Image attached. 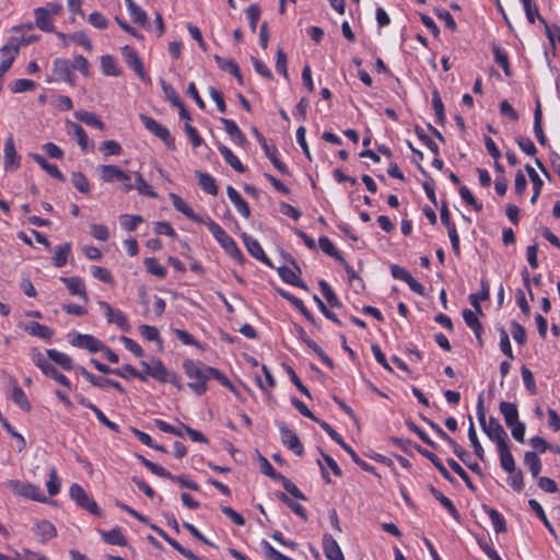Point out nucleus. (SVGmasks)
I'll return each mask as SVG.
<instances>
[{"mask_svg": "<svg viewBox=\"0 0 560 560\" xmlns=\"http://www.w3.org/2000/svg\"><path fill=\"white\" fill-rule=\"evenodd\" d=\"M121 54L127 66L131 68L142 81H149L144 71L143 62L139 58L137 51L132 47L126 45L122 47Z\"/></svg>", "mask_w": 560, "mask_h": 560, "instance_id": "obj_9", "label": "nucleus"}, {"mask_svg": "<svg viewBox=\"0 0 560 560\" xmlns=\"http://www.w3.org/2000/svg\"><path fill=\"white\" fill-rule=\"evenodd\" d=\"M262 150L266 156L269 159V161L281 174H289L287 165L277 158L278 150L275 145H264Z\"/></svg>", "mask_w": 560, "mask_h": 560, "instance_id": "obj_49", "label": "nucleus"}, {"mask_svg": "<svg viewBox=\"0 0 560 560\" xmlns=\"http://www.w3.org/2000/svg\"><path fill=\"white\" fill-rule=\"evenodd\" d=\"M98 305L104 310L107 322L117 325L121 330L129 331L130 326L125 314L119 310H114L107 302L100 301Z\"/></svg>", "mask_w": 560, "mask_h": 560, "instance_id": "obj_13", "label": "nucleus"}, {"mask_svg": "<svg viewBox=\"0 0 560 560\" xmlns=\"http://www.w3.org/2000/svg\"><path fill=\"white\" fill-rule=\"evenodd\" d=\"M35 532L39 536L42 542H46L57 536V529L52 523L46 520L35 523Z\"/></svg>", "mask_w": 560, "mask_h": 560, "instance_id": "obj_30", "label": "nucleus"}, {"mask_svg": "<svg viewBox=\"0 0 560 560\" xmlns=\"http://www.w3.org/2000/svg\"><path fill=\"white\" fill-rule=\"evenodd\" d=\"M70 343L74 347L86 349L91 353H96L105 348V345L92 335L77 334Z\"/></svg>", "mask_w": 560, "mask_h": 560, "instance_id": "obj_12", "label": "nucleus"}, {"mask_svg": "<svg viewBox=\"0 0 560 560\" xmlns=\"http://www.w3.org/2000/svg\"><path fill=\"white\" fill-rule=\"evenodd\" d=\"M196 176L198 178V185L203 191L211 196L218 195V186L215 184L214 178L211 175L200 171H196Z\"/></svg>", "mask_w": 560, "mask_h": 560, "instance_id": "obj_38", "label": "nucleus"}, {"mask_svg": "<svg viewBox=\"0 0 560 560\" xmlns=\"http://www.w3.org/2000/svg\"><path fill=\"white\" fill-rule=\"evenodd\" d=\"M100 178L104 183L131 180V177L128 173L121 171L118 166H116L114 164L101 165L100 166Z\"/></svg>", "mask_w": 560, "mask_h": 560, "instance_id": "obj_10", "label": "nucleus"}, {"mask_svg": "<svg viewBox=\"0 0 560 560\" xmlns=\"http://www.w3.org/2000/svg\"><path fill=\"white\" fill-rule=\"evenodd\" d=\"M3 166L8 172H14L20 167V156L16 153L12 137L7 138L3 150Z\"/></svg>", "mask_w": 560, "mask_h": 560, "instance_id": "obj_11", "label": "nucleus"}, {"mask_svg": "<svg viewBox=\"0 0 560 560\" xmlns=\"http://www.w3.org/2000/svg\"><path fill=\"white\" fill-rule=\"evenodd\" d=\"M480 289H481L480 292L472 293L469 295L470 304L474 306L477 314H482L480 301H486L490 296L489 282L486 279H482L480 281Z\"/></svg>", "mask_w": 560, "mask_h": 560, "instance_id": "obj_29", "label": "nucleus"}, {"mask_svg": "<svg viewBox=\"0 0 560 560\" xmlns=\"http://www.w3.org/2000/svg\"><path fill=\"white\" fill-rule=\"evenodd\" d=\"M221 124L224 126L225 132L231 137L240 145H245L247 143V139L245 135L241 131L236 122L232 119L220 118Z\"/></svg>", "mask_w": 560, "mask_h": 560, "instance_id": "obj_24", "label": "nucleus"}, {"mask_svg": "<svg viewBox=\"0 0 560 560\" xmlns=\"http://www.w3.org/2000/svg\"><path fill=\"white\" fill-rule=\"evenodd\" d=\"M477 417L478 421L482 428V431L488 435V438L499 445H503L508 443V434L503 427L500 424L499 420L494 417H490L489 421L486 420V411L483 407V397L482 394L479 395L477 405Z\"/></svg>", "mask_w": 560, "mask_h": 560, "instance_id": "obj_2", "label": "nucleus"}, {"mask_svg": "<svg viewBox=\"0 0 560 560\" xmlns=\"http://www.w3.org/2000/svg\"><path fill=\"white\" fill-rule=\"evenodd\" d=\"M447 464L454 470V472H456L460 477V479L466 483V486L470 490H472V491L476 490V487L472 483L469 475L464 470V468L455 459L448 458Z\"/></svg>", "mask_w": 560, "mask_h": 560, "instance_id": "obj_60", "label": "nucleus"}, {"mask_svg": "<svg viewBox=\"0 0 560 560\" xmlns=\"http://www.w3.org/2000/svg\"><path fill=\"white\" fill-rule=\"evenodd\" d=\"M463 318H464L466 325L474 330L475 336L478 340V343L480 346H482L481 334L483 331V328H482L480 320L477 317V314L475 312L466 308L463 311Z\"/></svg>", "mask_w": 560, "mask_h": 560, "instance_id": "obj_28", "label": "nucleus"}, {"mask_svg": "<svg viewBox=\"0 0 560 560\" xmlns=\"http://www.w3.org/2000/svg\"><path fill=\"white\" fill-rule=\"evenodd\" d=\"M277 292L280 296H282L283 299H285L287 301L291 302L294 307H296L301 314L314 326H316V319L315 317L312 315V313L306 308V306L304 305L303 301L300 300L299 298L292 295L291 293H289L288 291L283 290V289H277Z\"/></svg>", "mask_w": 560, "mask_h": 560, "instance_id": "obj_22", "label": "nucleus"}, {"mask_svg": "<svg viewBox=\"0 0 560 560\" xmlns=\"http://www.w3.org/2000/svg\"><path fill=\"white\" fill-rule=\"evenodd\" d=\"M218 150L222 154L224 161L236 172L245 173L246 167L241 161L233 154V152L224 144H218Z\"/></svg>", "mask_w": 560, "mask_h": 560, "instance_id": "obj_39", "label": "nucleus"}, {"mask_svg": "<svg viewBox=\"0 0 560 560\" xmlns=\"http://www.w3.org/2000/svg\"><path fill=\"white\" fill-rule=\"evenodd\" d=\"M203 224L207 225L215 241L233 259H235L238 264H243L245 261V258L235 241L218 223L211 219H208L206 222H203Z\"/></svg>", "mask_w": 560, "mask_h": 560, "instance_id": "obj_3", "label": "nucleus"}, {"mask_svg": "<svg viewBox=\"0 0 560 560\" xmlns=\"http://www.w3.org/2000/svg\"><path fill=\"white\" fill-rule=\"evenodd\" d=\"M498 452H499V455H500V464H501V467L506 471V472H513L514 469H516L515 467V460H514V457L510 451V446L509 444H503V445H499L498 446Z\"/></svg>", "mask_w": 560, "mask_h": 560, "instance_id": "obj_35", "label": "nucleus"}, {"mask_svg": "<svg viewBox=\"0 0 560 560\" xmlns=\"http://www.w3.org/2000/svg\"><path fill=\"white\" fill-rule=\"evenodd\" d=\"M69 131H72L77 138L80 148L85 151L89 147V137L85 130L77 122L68 121Z\"/></svg>", "mask_w": 560, "mask_h": 560, "instance_id": "obj_53", "label": "nucleus"}, {"mask_svg": "<svg viewBox=\"0 0 560 560\" xmlns=\"http://www.w3.org/2000/svg\"><path fill=\"white\" fill-rule=\"evenodd\" d=\"M35 25L44 32L52 33L55 31L51 13L47 8L39 7L34 10Z\"/></svg>", "mask_w": 560, "mask_h": 560, "instance_id": "obj_17", "label": "nucleus"}, {"mask_svg": "<svg viewBox=\"0 0 560 560\" xmlns=\"http://www.w3.org/2000/svg\"><path fill=\"white\" fill-rule=\"evenodd\" d=\"M413 447L418 453H420L423 457L428 458L434 465V467L440 471V474L443 476L445 480H447L451 483L455 481L450 471L441 462V459L434 453L423 448L418 444H415Z\"/></svg>", "mask_w": 560, "mask_h": 560, "instance_id": "obj_18", "label": "nucleus"}, {"mask_svg": "<svg viewBox=\"0 0 560 560\" xmlns=\"http://www.w3.org/2000/svg\"><path fill=\"white\" fill-rule=\"evenodd\" d=\"M528 505L529 508L535 512V514L537 515V517L544 523V525L546 526V528L548 529V532L553 536V537H557V533L553 528V526L551 525V523L549 522V520L547 518L546 516V513L544 511V509L541 508V505L538 503V501H536L535 499H530L528 501Z\"/></svg>", "mask_w": 560, "mask_h": 560, "instance_id": "obj_48", "label": "nucleus"}, {"mask_svg": "<svg viewBox=\"0 0 560 560\" xmlns=\"http://www.w3.org/2000/svg\"><path fill=\"white\" fill-rule=\"evenodd\" d=\"M139 117L147 130L160 138L168 149L175 150V140L166 127L147 115L141 114Z\"/></svg>", "mask_w": 560, "mask_h": 560, "instance_id": "obj_5", "label": "nucleus"}, {"mask_svg": "<svg viewBox=\"0 0 560 560\" xmlns=\"http://www.w3.org/2000/svg\"><path fill=\"white\" fill-rule=\"evenodd\" d=\"M261 547L265 551L266 558L268 560H293L281 552H279L277 549H275L268 541L262 540Z\"/></svg>", "mask_w": 560, "mask_h": 560, "instance_id": "obj_64", "label": "nucleus"}, {"mask_svg": "<svg viewBox=\"0 0 560 560\" xmlns=\"http://www.w3.org/2000/svg\"><path fill=\"white\" fill-rule=\"evenodd\" d=\"M278 275L284 282L307 290V285L305 284V282L301 280L298 277L296 272L291 268L287 266L279 267Z\"/></svg>", "mask_w": 560, "mask_h": 560, "instance_id": "obj_37", "label": "nucleus"}, {"mask_svg": "<svg viewBox=\"0 0 560 560\" xmlns=\"http://www.w3.org/2000/svg\"><path fill=\"white\" fill-rule=\"evenodd\" d=\"M323 552L328 560H345L338 542L328 533L323 535Z\"/></svg>", "mask_w": 560, "mask_h": 560, "instance_id": "obj_16", "label": "nucleus"}, {"mask_svg": "<svg viewBox=\"0 0 560 560\" xmlns=\"http://www.w3.org/2000/svg\"><path fill=\"white\" fill-rule=\"evenodd\" d=\"M54 252H55V255L52 257L54 265L57 268H61L68 261V257L71 253V243H63L61 245H58L55 247Z\"/></svg>", "mask_w": 560, "mask_h": 560, "instance_id": "obj_40", "label": "nucleus"}, {"mask_svg": "<svg viewBox=\"0 0 560 560\" xmlns=\"http://www.w3.org/2000/svg\"><path fill=\"white\" fill-rule=\"evenodd\" d=\"M170 198L172 200L173 207L180 213H183L188 219L197 222L203 223L205 221L176 194H170Z\"/></svg>", "mask_w": 560, "mask_h": 560, "instance_id": "obj_23", "label": "nucleus"}, {"mask_svg": "<svg viewBox=\"0 0 560 560\" xmlns=\"http://www.w3.org/2000/svg\"><path fill=\"white\" fill-rule=\"evenodd\" d=\"M534 133L537 138V141L541 145L547 144L548 140H547L546 135L542 129V112H541V106H540L539 101L536 102V107L534 110Z\"/></svg>", "mask_w": 560, "mask_h": 560, "instance_id": "obj_33", "label": "nucleus"}, {"mask_svg": "<svg viewBox=\"0 0 560 560\" xmlns=\"http://www.w3.org/2000/svg\"><path fill=\"white\" fill-rule=\"evenodd\" d=\"M48 360L60 366L65 371H71L73 369V361L72 359L56 349H48L46 351Z\"/></svg>", "mask_w": 560, "mask_h": 560, "instance_id": "obj_27", "label": "nucleus"}, {"mask_svg": "<svg viewBox=\"0 0 560 560\" xmlns=\"http://www.w3.org/2000/svg\"><path fill=\"white\" fill-rule=\"evenodd\" d=\"M20 47L21 42H19V38L14 36L10 37L5 45H3L2 48L0 49V52L3 56L2 60H10V66H12L16 56L19 55Z\"/></svg>", "mask_w": 560, "mask_h": 560, "instance_id": "obj_32", "label": "nucleus"}, {"mask_svg": "<svg viewBox=\"0 0 560 560\" xmlns=\"http://www.w3.org/2000/svg\"><path fill=\"white\" fill-rule=\"evenodd\" d=\"M47 492L50 497H54L60 491V479L57 474L56 467L49 468L48 480L46 482Z\"/></svg>", "mask_w": 560, "mask_h": 560, "instance_id": "obj_56", "label": "nucleus"}, {"mask_svg": "<svg viewBox=\"0 0 560 560\" xmlns=\"http://www.w3.org/2000/svg\"><path fill=\"white\" fill-rule=\"evenodd\" d=\"M500 412L504 418V422L508 427H511L518 420L517 407L513 402L502 401L499 406Z\"/></svg>", "mask_w": 560, "mask_h": 560, "instance_id": "obj_36", "label": "nucleus"}, {"mask_svg": "<svg viewBox=\"0 0 560 560\" xmlns=\"http://www.w3.org/2000/svg\"><path fill=\"white\" fill-rule=\"evenodd\" d=\"M60 280L67 285L70 294L78 295L84 302H88V293L84 281L80 277H61Z\"/></svg>", "mask_w": 560, "mask_h": 560, "instance_id": "obj_19", "label": "nucleus"}, {"mask_svg": "<svg viewBox=\"0 0 560 560\" xmlns=\"http://www.w3.org/2000/svg\"><path fill=\"white\" fill-rule=\"evenodd\" d=\"M278 428L281 434L282 443L295 455L302 456L304 453V447L295 432L289 429L283 422H279Z\"/></svg>", "mask_w": 560, "mask_h": 560, "instance_id": "obj_8", "label": "nucleus"}, {"mask_svg": "<svg viewBox=\"0 0 560 560\" xmlns=\"http://www.w3.org/2000/svg\"><path fill=\"white\" fill-rule=\"evenodd\" d=\"M525 170L532 180V186L534 189L533 196L530 198V202L535 203L541 192L544 183H542L541 178L539 177V175L537 174V172L529 164L525 165Z\"/></svg>", "mask_w": 560, "mask_h": 560, "instance_id": "obj_45", "label": "nucleus"}, {"mask_svg": "<svg viewBox=\"0 0 560 560\" xmlns=\"http://www.w3.org/2000/svg\"><path fill=\"white\" fill-rule=\"evenodd\" d=\"M183 370L191 382L188 387L198 396L203 395L208 387L207 382L211 378V366L206 365L200 361L186 359L183 362Z\"/></svg>", "mask_w": 560, "mask_h": 560, "instance_id": "obj_1", "label": "nucleus"}, {"mask_svg": "<svg viewBox=\"0 0 560 560\" xmlns=\"http://www.w3.org/2000/svg\"><path fill=\"white\" fill-rule=\"evenodd\" d=\"M149 376L160 383H170L179 390L184 387L180 377L175 372L168 371L160 359L152 360V370Z\"/></svg>", "mask_w": 560, "mask_h": 560, "instance_id": "obj_6", "label": "nucleus"}, {"mask_svg": "<svg viewBox=\"0 0 560 560\" xmlns=\"http://www.w3.org/2000/svg\"><path fill=\"white\" fill-rule=\"evenodd\" d=\"M521 2L524 7V11L529 23L534 24L536 19L541 24L546 22V20L540 15L538 7L534 0H523Z\"/></svg>", "mask_w": 560, "mask_h": 560, "instance_id": "obj_47", "label": "nucleus"}, {"mask_svg": "<svg viewBox=\"0 0 560 560\" xmlns=\"http://www.w3.org/2000/svg\"><path fill=\"white\" fill-rule=\"evenodd\" d=\"M74 115H75L77 119L86 124L88 126L95 127L100 130L105 129V124L94 113L86 112V110H79V112H75Z\"/></svg>", "mask_w": 560, "mask_h": 560, "instance_id": "obj_46", "label": "nucleus"}, {"mask_svg": "<svg viewBox=\"0 0 560 560\" xmlns=\"http://www.w3.org/2000/svg\"><path fill=\"white\" fill-rule=\"evenodd\" d=\"M70 498L81 508L86 510L93 515H102V510L97 503L86 493V491L79 485L73 483L69 490Z\"/></svg>", "mask_w": 560, "mask_h": 560, "instance_id": "obj_4", "label": "nucleus"}, {"mask_svg": "<svg viewBox=\"0 0 560 560\" xmlns=\"http://www.w3.org/2000/svg\"><path fill=\"white\" fill-rule=\"evenodd\" d=\"M242 238L245 244V247L247 252L257 260L261 261L262 264L272 267V264L270 259L265 254L262 247L260 246L259 242L252 236H249L246 233H242Z\"/></svg>", "mask_w": 560, "mask_h": 560, "instance_id": "obj_15", "label": "nucleus"}, {"mask_svg": "<svg viewBox=\"0 0 560 560\" xmlns=\"http://www.w3.org/2000/svg\"><path fill=\"white\" fill-rule=\"evenodd\" d=\"M545 27L546 36L552 47L553 52L556 51V43L560 44V26L557 24L549 25L547 21L542 23Z\"/></svg>", "mask_w": 560, "mask_h": 560, "instance_id": "obj_61", "label": "nucleus"}, {"mask_svg": "<svg viewBox=\"0 0 560 560\" xmlns=\"http://www.w3.org/2000/svg\"><path fill=\"white\" fill-rule=\"evenodd\" d=\"M137 458L140 460V463L148 468L152 474L159 476V477H171V472L163 468L162 466L147 459L142 455H138Z\"/></svg>", "mask_w": 560, "mask_h": 560, "instance_id": "obj_59", "label": "nucleus"}, {"mask_svg": "<svg viewBox=\"0 0 560 560\" xmlns=\"http://www.w3.org/2000/svg\"><path fill=\"white\" fill-rule=\"evenodd\" d=\"M132 21L141 26H145L148 24V15L145 11L138 4H130L128 9Z\"/></svg>", "mask_w": 560, "mask_h": 560, "instance_id": "obj_63", "label": "nucleus"}, {"mask_svg": "<svg viewBox=\"0 0 560 560\" xmlns=\"http://www.w3.org/2000/svg\"><path fill=\"white\" fill-rule=\"evenodd\" d=\"M318 284L320 287L322 294L327 300L328 304L331 307H340L341 303L331 287L325 280H320Z\"/></svg>", "mask_w": 560, "mask_h": 560, "instance_id": "obj_55", "label": "nucleus"}, {"mask_svg": "<svg viewBox=\"0 0 560 560\" xmlns=\"http://www.w3.org/2000/svg\"><path fill=\"white\" fill-rule=\"evenodd\" d=\"M52 72L57 80H62L74 85V75L71 70V62L65 58H57L54 61Z\"/></svg>", "mask_w": 560, "mask_h": 560, "instance_id": "obj_14", "label": "nucleus"}, {"mask_svg": "<svg viewBox=\"0 0 560 560\" xmlns=\"http://www.w3.org/2000/svg\"><path fill=\"white\" fill-rule=\"evenodd\" d=\"M30 355L32 359V362L42 371L44 372L50 366L49 360H47L44 354L39 351L38 348H32L30 350Z\"/></svg>", "mask_w": 560, "mask_h": 560, "instance_id": "obj_62", "label": "nucleus"}, {"mask_svg": "<svg viewBox=\"0 0 560 560\" xmlns=\"http://www.w3.org/2000/svg\"><path fill=\"white\" fill-rule=\"evenodd\" d=\"M432 106L435 112L436 120L440 125L445 122L444 105L438 90L432 92Z\"/></svg>", "mask_w": 560, "mask_h": 560, "instance_id": "obj_57", "label": "nucleus"}, {"mask_svg": "<svg viewBox=\"0 0 560 560\" xmlns=\"http://www.w3.org/2000/svg\"><path fill=\"white\" fill-rule=\"evenodd\" d=\"M143 266L147 272L156 276L159 278L166 277V268L159 264V260L154 257H148L143 260Z\"/></svg>", "mask_w": 560, "mask_h": 560, "instance_id": "obj_52", "label": "nucleus"}, {"mask_svg": "<svg viewBox=\"0 0 560 560\" xmlns=\"http://www.w3.org/2000/svg\"><path fill=\"white\" fill-rule=\"evenodd\" d=\"M10 385L12 387L10 399L15 405H18L22 410L30 411L31 404H30L24 390L18 384L16 380L10 377Z\"/></svg>", "mask_w": 560, "mask_h": 560, "instance_id": "obj_21", "label": "nucleus"}, {"mask_svg": "<svg viewBox=\"0 0 560 560\" xmlns=\"http://www.w3.org/2000/svg\"><path fill=\"white\" fill-rule=\"evenodd\" d=\"M468 420H469V428H468V439L471 443V446L474 448V452L476 454V456L480 459V460H485V451L478 440V436H477V433H476V429H475V424H474V421H472V418L471 416L468 417Z\"/></svg>", "mask_w": 560, "mask_h": 560, "instance_id": "obj_44", "label": "nucleus"}, {"mask_svg": "<svg viewBox=\"0 0 560 560\" xmlns=\"http://www.w3.org/2000/svg\"><path fill=\"white\" fill-rule=\"evenodd\" d=\"M10 489L20 497L31 499L37 502H47L46 497L43 494L40 488L31 482H22L19 480L9 481Z\"/></svg>", "mask_w": 560, "mask_h": 560, "instance_id": "obj_7", "label": "nucleus"}, {"mask_svg": "<svg viewBox=\"0 0 560 560\" xmlns=\"http://www.w3.org/2000/svg\"><path fill=\"white\" fill-rule=\"evenodd\" d=\"M97 533L101 535L103 540L108 545L127 546L128 544L126 537L122 535L121 529L118 526L114 527L110 530L97 529Z\"/></svg>", "mask_w": 560, "mask_h": 560, "instance_id": "obj_25", "label": "nucleus"}, {"mask_svg": "<svg viewBox=\"0 0 560 560\" xmlns=\"http://www.w3.org/2000/svg\"><path fill=\"white\" fill-rule=\"evenodd\" d=\"M318 245L320 249L327 254L328 256L335 258L338 261H343V257L341 254L337 250L332 242L325 235L320 236L318 238Z\"/></svg>", "mask_w": 560, "mask_h": 560, "instance_id": "obj_54", "label": "nucleus"}, {"mask_svg": "<svg viewBox=\"0 0 560 560\" xmlns=\"http://www.w3.org/2000/svg\"><path fill=\"white\" fill-rule=\"evenodd\" d=\"M524 463L528 467L532 476L537 478L542 467L538 454L533 451H527L524 455Z\"/></svg>", "mask_w": 560, "mask_h": 560, "instance_id": "obj_42", "label": "nucleus"}, {"mask_svg": "<svg viewBox=\"0 0 560 560\" xmlns=\"http://www.w3.org/2000/svg\"><path fill=\"white\" fill-rule=\"evenodd\" d=\"M102 71L106 75L117 77L120 74V70L117 66L115 58L110 55L101 57Z\"/></svg>", "mask_w": 560, "mask_h": 560, "instance_id": "obj_51", "label": "nucleus"}, {"mask_svg": "<svg viewBox=\"0 0 560 560\" xmlns=\"http://www.w3.org/2000/svg\"><path fill=\"white\" fill-rule=\"evenodd\" d=\"M226 194L231 202L235 206L238 213L248 219L250 217V209L246 200L240 195V192L232 186H228Z\"/></svg>", "mask_w": 560, "mask_h": 560, "instance_id": "obj_20", "label": "nucleus"}, {"mask_svg": "<svg viewBox=\"0 0 560 560\" xmlns=\"http://www.w3.org/2000/svg\"><path fill=\"white\" fill-rule=\"evenodd\" d=\"M32 158L51 177L56 178L59 182L66 180L65 175L60 172V170L58 168V166L56 164H51V163L47 162V160L40 154L35 153L32 155Z\"/></svg>", "mask_w": 560, "mask_h": 560, "instance_id": "obj_34", "label": "nucleus"}, {"mask_svg": "<svg viewBox=\"0 0 560 560\" xmlns=\"http://www.w3.org/2000/svg\"><path fill=\"white\" fill-rule=\"evenodd\" d=\"M482 510L490 517L492 525L497 533H505L506 532V523L504 517L493 508L488 505H482Z\"/></svg>", "mask_w": 560, "mask_h": 560, "instance_id": "obj_41", "label": "nucleus"}, {"mask_svg": "<svg viewBox=\"0 0 560 560\" xmlns=\"http://www.w3.org/2000/svg\"><path fill=\"white\" fill-rule=\"evenodd\" d=\"M448 445L452 447L455 455L474 472L481 475V468L478 463L468 462L469 454L460 446L458 443L452 439L448 442Z\"/></svg>", "mask_w": 560, "mask_h": 560, "instance_id": "obj_31", "label": "nucleus"}, {"mask_svg": "<svg viewBox=\"0 0 560 560\" xmlns=\"http://www.w3.org/2000/svg\"><path fill=\"white\" fill-rule=\"evenodd\" d=\"M142 196H147L150 198H156L158 194L152 189V187L144 180L142 175L139 172H135V188Z\"/></svg>", "mask_w": 560, "mask_h": 560, "instance_id": "obj_50", "label": "nucleus"}, {"mask_svg": "<svg viewBox=\"0 0 560 560\" xmlns=\"http://www.w3.org/2000/svg\"><path fill=\"white\" fill-rule=\"evenodd\" d=\"M23 329L32 336L38 337L43 340H50L54 336V330L48 326L42 325L38 322H31L24 325Z\"/></svg>", "mask_w": 560, "mask_h": 560, "instance_id": "obj_26", "label": "nucleus"}, {"mask_svg": "<svg viewBox=\"0 0 560 560\" xmlns=\"http://www.w3.org/2000/svg\"><path fill=\"white\" fill-rule=\"evenodd\" d=\"M492 51L494 56V61L502 68L505 75L511 77L512 71L510 68L508 52L495 44L492 45Z\"/></svg>", "mask_w": 560, "mask_h": 560, "instance_id": "obj_43", "label": "nucleus"}, {"mask_svg": "<svg viewBox=\"0 0 560 560\" xmlns=\"http://www.w3.org/2000/svg\"><path fill=\"white\" fill-rule=\"evenodd\" d=\"M278 499L288 505L298 516H300L302 520L306 521L307 515L305 512V509L300 503L294 502L291 500L285 493L280 492L278 494Z\"/></svg>", "mask_w": 560, "mask_h": 560, "instance_id": "obj_58", "label": "nucleus"}]
</instances>
